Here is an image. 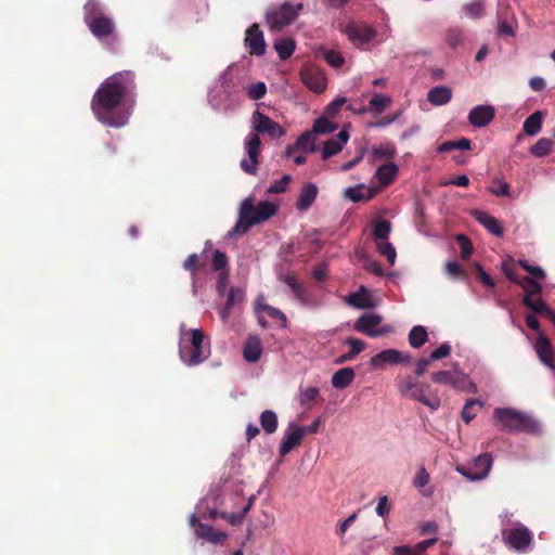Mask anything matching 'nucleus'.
I'll return each mask as SVG.
<instances>
[{
  "mask_svg": "<svg viewBox=\"0 0 555 555\" xmlns=\"http://www.w3.org/2000/svg\"><path fill=\"white\" fill-rule=\"evenodd\" d=\"M232 78V72L230 68L225 69L220 76H219V85L220 88L225 92H230V81Z\"/></svg>",
  "mask_w": 555,
  "mask_h": 555,
  "instance_id": "nucleus-64",
  "label": "nucleus"
},
{
  "mask_svg": "<svg viewBox=\"0 0 555 555\" xmlns=\"http://www.w3.org/2000/svg\"><path fill=\"white\" fill-rule=\"evenodd\" d=\"M398 389L402 396L418 401L433 411L438 410L441 405L440 398L435 393H430L428 385L421 384L412 378L399 379Z\"/></svg>",
  "mask_w": 555,
  "mask_h": 555,
  "instance_id": "nucleus-5",
  "label": "nucleus"
},
{
  "mask_svg": "<svg viewBox=\"0 0 555 555\" xmlns=\"http://www.w3.org/2000/svg\"><path fill=\"white\" fill-rule=\"evenodd\" d=\"M281 281L285 283L292 291L294 297L302 305L308 306L310 304L309 297L302 287L301 283L291 274L281 276Z\"/></svg>",
  "mask_w": 555,
  "mask_h": 555,
  "instance_id": "nucleus-30",
  "label": "nucleus"
},
{
  "mask_svg": "<svg viewBox=\"0 0 555 555\" xmlns=\"http://www.w3.org/2000/svg\"><path fill=\"white\" fill-rule=\"evenodd\" d=\"M278 211V206L274 203L264 201L258 205H254L251 197L244 199L240 207V217L234 225L233 233H244L250 227L264 222Z\"/></svg>",
  "mask_w": 555,
  "mask_h": 555,
  "instance_id": "nucleus-2",
  "label": "nucleus"
},
{
  "mask_svg": "<svg viewBox=\"0 0 555 555\" xmlns=\"http://www.w3.org/2000/svg\"><path fill=\"white\" fill-rule=\"evenodd\" d=\"M399 168L395 163H386L380 165L375 172V177L379 183V185L387 186L396 179L398 176Z\"/></svg>",
  "mask_w": 555,
  "mask_h": 555,
  "instance_id": "nucleus-31",
  "label": "nucleus"
},
{
  "mask_svg": "<svg viewBox=\"0 0 555 555\" xmlns=\"http://www.w3.org/2000/svg\"><path fill=\"white\" fill-rule=\"evenodd\" d=\"M391 222L383 218H375L372 221V235L375 243L389 240L391 233Z\"/></svg>",
  "mask_w": 555,
  "mask_h": 555,
  "instance_id": "nucleus-33",
  "label": "nucleus"
},
{
  "mask_svg": "<svg viewBox=\"0 0 555 555\" xmlns=\"http://www.w3.org/2000/svg\"><path fill=\"white\" fill-rule=\"evenodd\" d=\"M253 505V498L249 499L248 503L243 507L240 513H222L220 516L228 520L231 525L236 526L240 525L245 518L246 514L250 509Z\"/></svg>",
  "mask_w": 555,
  "mask_h": 555,
  "instance_id": "nucleus-46",
  "label": "nucleus"
},
{
  "mask_svg": "<svg viewBox=\"0 0 555 555\" xmlns=\"http://www.w3.org/2000/svg\"><path fill=\"white\" fill-rule=\"evenodd\" d=\"M544 118V113L541 111H537L531 114L522 125L524 132L527 135H535L540 132L542 128V122Z\"/></svg>",
  "mask_w": 555,
  "mask_h": 555,
  "instance_id": "nucleus-36",
  "label": "nucleus"
},
{
  "mask_svg": "<svg viewBox=\"0 0 555 555\" xmlns=\"http://www.w3.org/2000/svg\"><path fill=\"white\" fill-rule=\"evenodd\" d=\"M376 249L380 255H384L390 266L396 263L397 251L393 245L389 242V240L380 241L375 243Z\"/></svg>",
  "mask_w": 555,
  "mask_h": 555,
  "instance_id": "nucleus-41",
  "label": "nucleus"
},
{
  "mask_svg": "<svg viewBox=\"0 0 555 555\" xmlns=\"http://www.w3.org/2000/svg\"><path fill=\"white\" fill-rule=\"evenodd\" d=\"M227 294L224 307L220 310V318L225 322L230 318L231 310L245 300V291L241 287H230Z\"/></svg>",
  "mask_w": 555,
  "mask_h": 555,
  "instance_id": "nucleus-22",
  "label": "nucleus"
},
{
  "mask_svg": "<svg viewBox=\"0 0 555 555\" xmlns=\"http://www.w3.org/2000/svg\"><path fill=\"white\" fill-rule=\"evenodd\" d=\"M85 22L90 31L99 39H104L113 35L115 30L114 22L111 17L102 14L100 3L90 0L85 4Z\"/></svg>",
  "mask_w": 555,
  "mask_h": 555,
  "instance_id": "nucleus-6",
  "label": "nucleus"
},
{
  "mask_svg": "<svg viewBox=\"0 0 555 555\" xmlns=\"http://www.w3.org/2000/svg\"><path fill=\"white\" fill-rule=\"evenodd\" d=\"M380 191L379 186L363 183L344 190V196L353 203L367 202Z\"/></svg>",
  "mask_w": 555,
  "mask_h": 555,
  "instance_id": "nucleus-20",
  "label": "nucleus"
},
{
  "mask_svg": "<svg viewBox=\"0 0 555 555\" xmlns=\"http://www.w3.org/2000/svg\"><path fill=\"white\" fill-rule=\"evenodd\" d=\"M475 216L477 221L482 224L490 233L494 234L495 236L503 235V229L494 217L483 211H477Z\"/></svg>",
  "mask_w": 555,
  "mask_h": 555,
  "instance_id": "nucleus-35",
  "label": "nucleus"
},
{
  "mask_svg": "<svg viewBox=\"0 0 555 555\" xmlns=\"http://www.w3.org/2000/svg\"><path fill=\"white\" fill-rule=\"evenodd\" d=\"M204 335L199 328L188 332L185 325H180L179 354L188 365H197L207 359L209 349L203 345Z\"/></svg>",
  "mask_w": 555,
  "mask_h": 555,
  "instance_id": "nucleus-3",
  "label": "nucleus"
},
{
  "mask_svg": "<svg viewBox=\"0 0 555 555\" xmlns=\"http://www.w3.org/2000/svg\"><path fill=\"white\" fill-rule=\"evenodd\" d=\"M346 103V99L345 98H337L335 99L333 102H331L326 108H325V113L328 117H335L339 111L341 109V107L344 106V104Z\"/></svg>",
  "mask_w": 555,
  "mask_h": 555,
  "instance_id": "nucleus-59",
  "label": "nucleus"
},
{
  "mask_svg": "<svg viewBox=\"0 0 555 555\" xmlns=\"http://www.w3.org/2000/svg\"><path fill=\"white\" fill-rule=\"evenodd\" d=\"M244 42L251 54L262 56L266 53L267 44L263 33L258 24H254L247 28Z\"/></svg>",
  "mask_w": 555,
  "mask_h": 555,
  "instance_id": "nucleus-17",
  "label": "nucleus"
},
{
  "mask_svg": "<svg viewBox=\"0 0 555 555\" xmlns=\"http://www.w3.org/2000/svg\"><path fill=\"white\" fill-rule=\"evenodd\" d=\"M339 30L346 35L356 47L360 49H365L371 40L376 36L375 29L369 24L362 22L340 24Z\"/></svg>",
  "mask_w": 555,
  "mask_h": 555,
  "instance_id": "nucleus-11",
  "label": "nucleus"
},
{
  "mask_svg": "<svg viewBox=\"0 0 555 555\" xmlns=\"http://www.w3.org/2000/svg\"><path fill=\"white\" fill-rule=\"evenodd\" d=\"M428 339L427 331L422 325L412 327L409 333V343L413 348H421Z\"/></svg>",
  "mask_w": 555,
  "mask_h": 555,
  "instance_id": "nucleus-38",
  "label": "nucleus"
},
{
  "mask_svg": "<svg viewBox=\"0 0 555 555\" xmlns=\"http://www.w3.org/2000/svg\"><path fill=\"white\" fill-rule=\"evenodd\" d=\"M492 467V456L489 453L478 455L466 466H457L456 470L468 480L477 481L485 479Z\"/></svg>",
  "mask_w": 555,
  "mask_h": 555,
  "instance_id": "nucleus-14",
  "label": "nucleus"
},
{
  "mask_svg": "<svg viewBox=\"0 0 555 555\" xmlns=\"http://www.w3.org/2000/svg\"><path fill=\"white\" fill-rule=\"evenodd\" d=\"M345 344L350 347V351L356 357L365 349V343L359 338L349 337L345 340Z\"/></svg>",
  "mask_w": 555,
  "mask_h": 555,
  "instance_id": "nucleus-61",
  "label": "nucleus"
},
{
  "mask_svg": "<svg viewBox=\"0 0 555 555\" xmlns=\"http://www.w3.org/2000/svg\"><path fill=\"white\" fill-rule=\"evenodd\" d=\"M319 396V389L315 387H308L306 389L300 390L299 393V402L300 404H307L317 399Z\"/></svg>",
  "mask_w": 555,
  "mask_h": 555,
  "instance_id": "nucleus-56",
  "label": "nucleus"
},
{
  "mask_svg": "<svg viewBox=\"0 0 555 555\" xmlns=\"http://www.w3.org/2000/svg\"><path fill=\"white\" fill-rule=\"evenodd\" d=\"M300 77L305 86L313 92L321 93L326 89L327 79L325 74L313 64H306L300 72Z\"/></svg>",
  "mask_w": 555,
  "mask_h": 555,
  "instance_id": "nucleus-15",
  "label": "nucleus"
},
{
  "mask_svg": "<svg viewBox=\"0 0 555 555\" xmlns=\"http://www.w3.org/2000/svg\"><path fill=\"white\" fill-rule=\"evenodd\" d=\"M349 140V133L346 129L338 132L335 138L327 140L322 149V158L328 157L339 153Z\"/></svg>",
  "mask_w": 555,
  "mask_h": 555,
  "instance_id": "nucleus-26",
  "label": "nucleus"
},
{
  "mask_svg": "<svg viewBox=\"0 0 555 555\" xmlns=\"http://www.w3.org/2000/svg\"><path fill=\"white\" fill-rule=\"evenodd\" d=\"M336 125L330 121V119L325 116L319 117L315 119L312 131L315 134H327L336 130Z\"/></svg>",
  "mask_w": 555,
  "mask_h": 555,
  "instance_id": "nucleus-45",
  "label": "nucleus"
},
{
  "mask_svg": "<svg viewBox=\"0 0 555 555\" xmlns=\"http://www.w3.org/2000/svg\"><path fill=\"white\" fill-rule=\"evenodd\" d=\"M463 10L468 17L479 18L483 15V3L480 0H477L465 4Z\"/></svg>",
  "mask_w": 555,
  "mask_h": 555,
  "instance_id": "nucleus-50",
  "label": "nucleus"
},
{
  "mask_svg": "<svg viewBox=\"0 0 555 555\" xmlns=\"http://www.w3.org/2000/svg\"><path fill=\"white\" fill-rule=\"evenodd\" d=\"M494 107L491 105H477L468 114V121L474 127H486L494 118Z\"/></svg>",
  "mask_w": 555,
  "mask_h": 555,
  "instance_id": "nucleus-21",
  "label": "nucleus"
},
{
  "mask_svg": "<svg viewBox=\"0 0 555 555\" xmlns=\"http://www.w3.org/2000/svg\"><path fill=\"white\" fill-rule=\"evenodd\" d=\"M383 318L376 313H365L361 315L354 323V331L362 333L369 337H379L391 333L393 327L389 324L379 327Z\"/></svg>",
  "mask_w": 555,
  "mask_h": 555,
  "instance_id": "nucleus-13",
  "label": "nucleus"
},
{
  "mask_svg": "<svg viewBox=\"0 0 555 555\" xmlns=\"http://www.w3.org/2000/svg\"><path fill=\"white\" fill-rule=\"evenodd\" d=\"M228 285H229V272L222 271L218 275L217 285H216L217 293L219 296H221V297L225 296Z\"/></svg>",
  "mask_w": 555,
  "mask_h": 555,
  "instance_id": "nucleus-58",
  "label": "nucleus"
},
{
  "mask_svg": "<svg viewBox=\"0 0 555 555\" xmlns=\"http://www.w3.org/2000/svg\"><path fill=\"white\" fill-rule=\"evenodd\" d=\"M345 301L358 309L374 308L376 306L372 294L364 286H361L358 292L348 295Z\"/></svg>",
  "mask_w": 555,
  "mask_h": 555,
  "instance_id": "nucleus-24",
  "label": "nucleus"
},
{
  "mask_svg": "<svg viewBox=\"0 0 555 555\" xmlns=\"http://www.w3.org/2000/svg\"><path fill=\"white\" fill-rule=\"evenodd\" d=\"M390 506L388 503V498L386 495H383L378 499L377 506H376V514L378 516L385 517L389 514Z\"/></svg>",
  "mask_w": 555,
  "mask_h": 555,
  "instance_id": "nucleus-63",
  "label": "nucleus"
},
{
  "mask_svg": "<svg viewBox=\"0 0 555 555\" xmlns=\"http://www.w3.org/2000/svg\"><path fill=\"white\" fill-rule=\"evenodd\" d=\"M518 264L526 270L531 279H535L539 281H544L546 278V273L540 266H532L527 260H518Z\"/></svg>",
  "mask_w": 555,
  "mask_h": 555,
  "instance_id": "nucleus-48",
  "label": "nucleus"
},
{
  "mask_svg": "<svg viewBox=\"0 0 555 555\" xmlns=\"http://www.w3.org/2000/svg\"><path fill=\"white\" fill-rule=\"evenodd\" d=\"M274 49L281 60H287L296 49L293 38L286 37L274 41Z\"/></svg>",
  "mask_w": 555,
  "mask_h": 555,
  "instance_id": "nucleus-37",
  "label": "nucleus"
},
{
  "mask_svg": "<svg viewBox=\"0 0 555 555\" xmlns=\"http://www.w3.org/2000/svg\"><path fill=\"white\" fill-rule=\"evenodd\" d=\"M534 349L540 361L551 370H554L555 361L553 358V349L550 340L543 334H540L537 338Z\"/></svg>",
  "mask_w": 555,
  "mask_h": 555,
  "instance_id": "nucleus-25",
  "label": "nucleus"
},
{
  "mask_svg": "<svg viewBox=\"0 0 555 555\" xmlns=\"http://www.w3.org/2000/svg\"><path fill=\"white\" fill-rule=\"evenodd\" d=\"M508 514L502 516V539L506 546L517 551L526 552L529 550L532 542V532L522 524L517 522L513 528H507L509 525Z\"/></svg>",
  "mask_w": 555,
  "mask_h": 555,
  "instance_id": "nucleus-7",
  "label": "nucleus"
},
{
  "mask_svg": "<svg viewBox=\"0 0 555 555\" xmlns=\"http://www.w3.org/2000/svg\"><path fill=\"white\" fill-rule=\"evenodd\" d=\"M391 103V98L385 94H374L370 100V108L375 114L383 113Z\"/></svg>",
  "mask_w": 555,
  "mask_h": 555,
  "instance_id": "nucleus-44",
  "label": "nucleus"
},
{
  "mask_svg": "<svg viewBox=\"0 0 555 555\" xmlns=\"http://www.w3.org/2000/svg\"><path fill=\"white\" fill-rule=\"evenodd\" d=\"M304 439V430L301 426L291 422L288 423L280 444V455L285 456L294 448L299 446Z\"/></svg>",
  "mask_w": 555,
  "mask_h": 555,
  "instance_id": "nucleus-16",
  "label": "nucleus"
},
{
  "mask_svg": "<svg viewBox=\"0 0 555 555\" xmlns=\"http://www.w3.org/2000/svg\"><path fill=\"white\" fill-rule=\"evenodd\" d=\"M431 379L436 384L447 385L468 393L477 391L475 383L457 366L452 370L438 371L431 375Z\"/></svg>",
  "mask_w": 555,
  "mask_h": 555,
  "instance_id": "nucleus-10",
  "label": "nucleus"
},
{
  "mask_svg": "<svg viewBox=\"0 0 555 555\" xmlns=\"http://www.w3.org/2000/svg\"><path fill=\"white\" fill-rule=\"evenodd\" d=\"M493 417L502 430L537 433L540 428L539 423L530 415L512 408L495 409Z\"/></svg>",
  "mask_w": 555,
  "mask_h": 555,
  "instance_id": "nucleus-4",
  "label": "nucleus"
},
{
  "mask_svg": "<svg viewBox=\"0 0 555 555\" xmlns=\"http://www.w3.org/2000/svg\"><path fill=\"white\" fill-rule=\"evenodd\" d=\"M244 156L240 162L241 169L255 176L261 158L262 143L257 133H248L243 140Z\"/></svg>",
  "mask_w": 555,
  "mask_h": 555,
  "instance_id": "nucleus-8",
  "label": "nucleus"
},
{
  "mask_svg": "<svg viewBox=\"0 0 555 555\" xmlns=\"http://www.w3.org/2000/svg\"><path fill=\"white\" fill-rule=\"evenodd\" d=\"M356 373L351 367H344L335 372L332 376V385L337 389L347 388L354 379Z\"/></svg>",
  "mask_w": 555,
  "mask_h": 555,
  "instance_id": "nucleus-34",
  "label": "nucleus"
},
{
  "mask_svg": "<svg viewBox=\"0 0 555 555\" xmlns=\"http://www.w3.org/2000/svg\"><path fill=\"white\" fill-rule=\"evenodd\" d=\"M262 353V344L258 336L253 335L249 336L245 343L244 349H243V356L244 359L247 362L255 363L259 361Z\"/></svg>",
  "mask_w": 555,
  "mask_h": 555,
  "instance_id": "nucleus-29",
  "label": "nucleus"
},
{
  "mask_svg": "<svg viewBox=\"0 0 555 555\" xmlns=\"http://www.w3.org/2000/svg\"><path fill=\"white\" fill-rule=\"evenodd\" d=\"M411 357L397 349H386L371 358L370 363L375 369H383L385 364H400L410 362Z\"/></svg>",
  "mask_w": 555,
  "mask_h": 555,
  "instance_id": "nucleus-18",
  "label": "nucleus"
},
{
  "mask_svg": "<svg viewBox=\"0 0 555 555\" xmlns=\"http://www.w3.org/2000/svg\"><path fill=\"white\" fill-rule=\"evenodd\" d=\"M190 525L194 528L195 533L198 538L208 541L212 544H220L228 538V534L225 532L216 531L209 525L197 522L195 515H191Z\"/></svg>",
  "mask_w": 555,
  "mask_h": 555,
  "instance_id": "nucleus-19",
  "label": "nucleus"
},
{
  "mask_svg": "<svg viewBox=\"0 0 555 555\" xmlns=\"http://www.w3.org/2000/svg\"><path fill=\"white\" fill-rule=\"evenodd\" d=\"M211 266L215 271H228V257L219 249L214 250L211 257Z\"/></svg>",
  "mask_w": 555,
  "mask_h": 555,
  "instance_id": "nucleus-49",
  "label": "nucleus"
},
{
  "mask_svg": "<svg viewBox=\"0 0 555 555\" xmlns=\"http://www.w3.org/2000/svg\"><path fill=\"white\" fill-rule=\"evenodd\" d=\"M315 133L311 131H307L299 135L294 145H288L285 149V156L292 157L295 150H301L304 152H314L315 151Z\"/></svg>",
  "mask_w": 555,
  "mask_h": 555,
  "instance_id": "nucleus-27",
  "label": "nucleus"
},
{
  "mask_svg": "<svg viewBox=\"0 0 555 555\" xmlns=\"http://www.w3.org/2000/svg\"><path fill=\"white\" fill-rule=\"evenodd\" d=\"M134 90V75L124 70L109 76L98 89L92 100V111L99 121L108 127H122L129 112L121 109Z\"/></svg>",
  "mask_w": 555,
  "mask_h": 555,
  "instance_id": "nucleus-1",
  "label": "nucleus"
},
{
  "mask_svg": "<svg viewBox=\"0 0 555 555\" xmlns=\"http://www.w3.org/2000/svg\"><path fill=\"white\" fill-rule=\"evenodd\" d=\"M292 181V177L289 175H284L280 180H276L270 184L267 192L269 194H279L283 193L289 182Z\"/></svg>",
  "mask_w": 555,
  "mask_h": 555,
  "instance_id": "nucleus-51",
  "label": "nucleus"
},
{
  "mask_svg": "<svg viewBox=\"0 0 555 555\" xmlns=\"http://www.w3.org/2000/svg\"><path fill=\"white\" fill-rule=\"evenodd\" d=\"M522 304L533 312L545 313L546 317L547 311L552 310L541 298H534V296H524Z\"/></svg>",
  "mask_w": 555,
  "mask_h": 555,
  "instance_id": "nucleus-43",
  "label": "nucleus"
},
{
  "mask_svg": "<svg viewBox=\"0 0 555 555\" xmlns=\"http://www.w3.org/2000/svg\"><path fill=\"white\" fill-rule=\"evenodd\" d=\"M427 99L435 106L446 105L452 99V90L447 86H437L428 91Z\"/></svg>",
  "mask_w": 555,
  "mask_h": 555,
  "instance_id": "nucleus-32",
  "label": "nucleus"
},
{
  "mask_svg": "<svg viewBox=\"0 0 555 555\" xmlns=\"http://www.w3.org/2000/svg\"><path fill=\"white\" fill-rule=\"evenodd\" d=\"M542 282L535 279H531L529 276H526L521 279L518 284L521 286V288L525 292V296H535L539 295L542 292Z\"/></svg>",
  "mask_w": 555,
  "mask_h": 555,
  "instance_id": "nucleus-40",
  "label": "nucleus"
},
{
  "mask_svg": "<svg viewBox=\"0 0 555 555\" xmlns=\"http://www.w3.org/2000/svg\"><path fill=\"white\" fill-rule=\"evenodd\" d=\"M255 311L263 312L272 319H276L281 322L283 328L287 327V318L280 309L269 306L264 302V296L259 295L255 301Z\"/></svg>",
  "mask_w": 555,
  "mask_h": 555,
  "instance_id": "nucleus-28",
  "label": "nucleus"
},
{
  "mask_svg": "<svg viewBox=\"0 0 555 555\" xmlns=\"http://www.w3.org/2000/svg\"><path fill=\"white\" fill-rule=\"evenodd\" d=\"M302 8V3L285 2L280 7L270 9L266 14V22L271 30H281L297 18Z\"/></svg>",
  "mask_w": 555,
  "mask_h": 555,
  "instance_id": "nucleus-9",
  "label": "nucleus"
},
{
  "mask_svg": "<svg viewBox=\"0 0 555 555\" xmlns=\"http://www.w3.org/2000/svg\"><path fill=\"white\" fill-rule=\"evenodd\" d=\"M554 142L548 138H541L530 147V154L535 157H543L550 154Z\"/></svg>",
  "mask_w": 555,
  "mask_h": 555,
  "instance_id": "nucleus-42",
  "label": "nucleus"
},
{
  "mask_svg": "<svg viewBox=\"0 0 555 555\" xmlns=\"http://www.w3.org/2000/svg\"><path fill=\"white\" fill-rule=\"evenodd\" d=\"M478 405L482 406V403L479 400L470 399L467 400L463 410H462V418L466 424H468L472 420L475 418L476 414L472 411L473 406Z\"/></svg>",
  "mask_w": 555,
  "mask_h": 555,
  "instance_id": "nucleus-54",
  "label": "nucleus"
},
{
  "mask_svg": "<svg viewBox=\"0 0 555 555\" xmlns=\"http://www.w3.org/2000/svg\"><path fill=\"white\" fill-rule=\"evenodd\" d=\"M429 482V474L427 473V470L425 469V467H420L416 475H415V478H414V481H413V485L416 487V488H423L425 487L427 483Z\"/></svg>",
  "mask_w": 555,
  "mask_h": 555,
  "instance_id": "nucleus-62",
  "label": "nucleus"
},
{
  "mask_svg": "<svg viewBox=\"0 0 555 555\" xmlns=\"http://www.w3.org/2000/svg\"><path fill=\"white\" fill-rule=\"evenodd\" d=\"M450 353H451V346L448 343H443L436 350H434L430 353L429 358H430V360L436 361V360L449 357Z\"/></svg>",
  "mask_w": 555,
  "mask_h": 555,
  "instance_id": "nucleus-60",
  "label": "nucleus"
},
{
  "mask_svg": "<svg viewBox=\"0 0 555 555\" xmlns=\"http://www.w3.org/2000/svg\"><path fill=\"white\" fill-rule=\"evenodd\" d=\"M247 94L253 100H259L264 96L267 93V86L264 82L259 81L257 83L250 85L246 89Z\"/></svg>",
  "mask_w": 555,
  "mask_h": 555,
  "instance_id": "nucleus-53",
  "label": "nucleus"
},
{
  "mask_svg": "<svg viewBox=\"0 0 555 555\" xmlns=\"http://www.w3.org/2000/svg\"><path fill=\"white\" fill-rule=\"evenodd\" d=\"M456 241L460 245L462 258H464V259L469 258L470 255L473 254V245H472L470 241L463 234H459L456 236Z\"/></svg>",
  "mask_w": 555,
  "mask_h": 555,
  "instance_id": "nucleus-55",
  "label": "nucleus"
},
{
  "mask_svg": "<svg viewBox=\"0 0 555 555\" xmlns=\"http://www.w3.org/2000/svg\"><path fill=\"white\" fill-rule=\"evenodd\" d=\"M249 133H257L268 135L271 139H280L285 135V129L276 121L264 115L260 111H255L250 117Z\"/></svg>",
  "mask_w": 555,
  "mask_h": 555,
  "instance_id": "nucleus-12",
  "label": "nucleus"
},
{
  "mask_svg": "<svg viewBox=\"0 0 555 555\" xmlns=\"http://www.w3.org/2000/svg\"><path fill=\"white\" fill-rule=\"evenodd\" d=\"M489 192L499 197H507L511 194L509 184L501 178H495L489 188Z\"/></svg>",
  "mask_w": 555,
  "mask_h": 555,
  "instance_id": "nucleus-47",
  "label": "nucleus"
},
{
  "mask_svg": "<svg viewBox=\"0 0 555 555\" xmlns=\"http://www.w3.org/2000/svg\"><path fill=\"white\" fill-rule=\"evenodd\" d=\"M319 193V189L317 184L312 182H308L302 185L300 189L297 202H296V209L299 211H306L308 210L314 201L317 199Z\"/></svg>",
  "mask_w": 555,
  "mask_h": 555,
  "instance_id": "nucleus-23",
  "label": "nucleus"
},
{
  "mask_svg": "<svg viewBox=\"0 0 555 555\" xmlns=\"http://www.w3.org/2000/svg\"><path fill=\"white\" fill-rule=\"evenodd\" d=\"M260 424L264 433L271 435L278 428V415L272 410H266L260 415Z\"/></svg>",
  "mask_w": 555,
  "mask_h": 555,
  "instance_id": "nucleus-39",
  "label": "nucleus"
},
{
  "mask_svg": "<svg viewBox=\"0 0 555 555\" xmlns=\"http://www.w3.org/2000/svg\"><path fill=\"white\" fill-rule=\"evenodd\" d=\"M324 59L331 66L335 68L340 67L344 63V57L341 54L334 50L326 51Z\"/></svg>",
  "mask_w": 555,
  "mask_h": 555,
  "instance_id": "nucleus-57",
  "label": "nucleus"
},
{
  "mask_svg": "<svg viewBox=\"0 0 555 555\" xmlns=\"http://www.w3.org/2000/svg\"><path fill=\"white\" fill-rule=\"evenodd\" d=\"M373 155L377 158L392 159L396 156V149L391 144H385L373 149Z\"/></svg>",
  "mask_w": 555,
  "mask_h": 555,
  "instance_id": "nucleus-52",
  "label": "nucleus"
}]
</instances>
